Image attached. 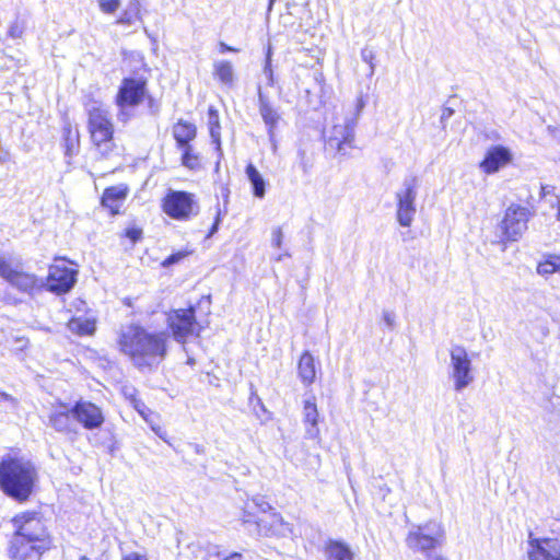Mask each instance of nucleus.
Returning a JSON list of instances; mask_svg holds the SVG:
<instances>
[{
  "label": "nucleus",
  "mask_w": 560,
  "mask_h": 560,
  "mask_svg": "<svg viewBox=\"0 0 560 560\" xmlns=\"http://www.w3.org/2000/svg\"><path fill=\"white\" fill-rule=\"evenodd\" d=\"M120 351L140 371L156 369L166 358L170 347L167 330H150L140 325L124 328L118 338Z\"/></svg>",
  "instance_id": "nucleus-1"
},
{
  "label": "nucleus",
  "mask_w": 560,
  "mask_h": 560,
  "mask_svg": "<svg viewBox=\"0 0 560 560\" xmlns=\"http://www.w3.org/2000/svg\"><path fill=\"white\" fill-rule=\"evenodd\" d=\"M365 106L362 95L350 103L343 104L339 112H336L331 126L327 128L326 145L329 150L346 156L353 148L354 128L358 118Z\"/></svg>",
  "instance_id": "nucleus-2"
},
{
  "label": "nucleus",
  "mask_w": 560,
  "mask_h": 560,
  "mask_svg": "<svg viewBox=\"0 0 560 560\" xmlns=\"http://www.w3.org/2000/svg\"><path fill=\"white\" fill-rule=\"evenodd\" d=\"M36 480L37 471L28 460L8 458L0 463V488L18 501L28 499Z\"/></svg>",
  "instance_id": "nucleus-3"
},
{
  "label": "nucleus",
  "mask_w": 560,
  "mask_h": 560,
  "mask_svg": "<svg viewBox=\"0 0 560 560\" xmlns=\"http://www.w3.org/2000/svg\"><path fill=\"white\" fill-rule=\"evenodd\" d=\"M88 128L91 141L96 151L103 156L107 158L114 150V125L109 117V113L104 106L94 102L89 108Z\"/></svg>",
  "instance_id": "nucleus-4"
},
{
  "label": "nucleus",
  "mask_w": 560,
  "mask_h": 560,
  "mask_svg": "<svg viewBox=\"0 0 560 560\" xmlns=\"http://www.w3.org/2000/svg\"><path fill=\"white\" fill-rule=\"evenodd\" d=\"M162 209L174 220L187 221L198 214L199 206L192 194L170 189L162 199Z\"/></svg>",
  "instance_id": "nucleus-5"
},
{
  "label": "nucleus",
  "mask_w": 560,
  "mask_h": 560,
  "mask_svg": "<svg viewBox=\"0 0 560 560\" xmlns=\"http://www.w3.org/2000/svg\"><path fill=\"white\" fill-rule=\"evenodd\" d=\"M444 537L443 525L436 521H429L411 529L406 537V544L413 551L425 552L442 545Z\"/></svg>",
  "instance_id": "nucleus-6"
},
{
  "label": "nucleus",
  "mask_w": 560,
  "mask_h": 560,
  "mask_svg": "<svg viewBox=\"0 0 560 560\" xmlns=\"http://www.w3.org/2000/svg\"><path fill=\"white\" fill-rule=\"evenodd\" d=\"M450 377L456 392H462L475 381L472 362L463 346L450 350Z\"/></svg>",
  "instance_id": "nucleus-7"
},
{
  "label": "nucleus",
  "mask_w": 560,
  "mask_h": 560,
  "mask_svg": "<svg viewBox=\"0 0 560 560\" xmlns=\"http://www.w3.org/2000/svg\"><path fill=\"white\" fill-rule=\"evenodd\" d=\"M419 180L417 177H408L402 182L401 187L396 191V219L399 225L409 228L415 219L417 207Z\"/></svg>",
  "instance_id": "nucleus-8"
},
{
  "label": "nucleus",
  "mask_w": 560,
  "mask_h": 560,
  "mask_svg": "<svg viewBox=\"0 0 560 560\" xmlns=\"http://www.w3.org/2000/svg\"><path fill=\"white\" fill-rule=\"evenodd\" d=\"M145 84V80L141 78L124 79L116 97L119 120L126 122L130 117L128 108L135 107L143 101L147 93Z\"/></svg>",
  "instance_id": "nucleus-9"
},
{
  "label": "nucleus",
  "mask_w": 560,
  "mask_h": 560,
  "mask_svg": "<svg viewBox=\"0 0 560 560\" xmlns=\"http://www.w3.org/2000/svg\"><path fill=\"white\" fill-rule=\"evenodd\" d=\"M166 322L174 339L179 343L184 345L189 337L199 335L200 327L192 307L168 312Z\"/></svg>",
  "instance_id": "nucleus-10"
},
{
  "label": "nucleus",
  "mask_w": 560,
  "mask_h": 560,
  "mask_svg": "<svg viewBox=\"0 0 560 560\" xmlns=\"http://www.w3.org/2000/svg\"><path fill=\"white\" fill-rule=\"evenodd\" d=\"M15 533L12 538H25L28 540H47L45 526L36 512H23L12 520Z\"/></svg>",
  "instance_id": "nucleus-11"
},
{
  "label": "nucleus",
  "mask_w": 560,
  "mask_h": 560,
  "mask_svg": "<svg viewBox=\"0 0 560 560\" xmlns=\"http://www.w3.org/2000/svg\"><path fill=\"white\" fill-rule=\"evenodd\" d=\"M529 210L520 205H511L501 221V230L508 241H517L527 230Z\"/></svg>",
  "instance_id": "nucleus-12"
},
{
  "label": "nucleus",
  "mask_w": 560,
  "mask_h": 560,
  "mask_svg": "<svg viewBox=\"0 0 560 560\" xmlns=\"http://www.w3.org/2000/svg\"><path fill=\"white\" fill-rule=\"evenodd\" d=\"M77 270L67 267L65 264L51 265L44 287L56 294L67 293L77 282Z\"/></svg>",
  "instance_id": "nucleus-13"
},
{
  "label": "nucleus",
  "mask_w": 560,
  "mask_h": 560,
  "mask_svg": "<svg viewBox=\"0 0 560 560\" xmlns=\"http://www.w3.org/2000/svg\"><path fill=\"white\" fill-rule=\"evenodd\" d=\"M3 270L4 271L3 273H0V277L21 292L33 294L44 288V281L42 279L34 273L24 272L13 268L9 260L4 264Z\"/></svg>",
  "instance_id": "nucleus-14"
},
{
  "label": "nucleus",
  "mask_w": 560,
  "mask_h": 560,
  "mask_svg": "<svg viewBox=\"0 0 560 560\" xmlns=\"http://www.w3.org/2000/svg\"><path fill=\"white\" fill-rule=\"evenodd\" d=\"M257 534L265 537H289L293 534L292 525L283 520L280 513L273 511L253 522Z\"/></svg>",
  "instance_id": "nucleus-15"
},
{
  "label": "nucleus",
  "mask_w": 560,
  "mask_h": 560,
  "mask_svg": "<svg viewBox=\"0 0 560 560\" xmlns=\"http://www.w3.org/2000/svg\"><path fill=\"white\" fill-rule=\"evenodd\" d=\"M527 555L529 560H560V540L528 536Z\"/></svg>",
  "instance_id": "nucleus-16"
},
{
  "label": "nucleus",
  "mask_w": 560,
  "mask_h": 560,
  "mask_svg": "<svg viewBox=\"0 0 560 560\" xmlns=\"http://www.w3.org/2000/svg\"><path fill=\"white\" fill-rule=\"evenodd\" d=\"M72 417L88 430L98 429L104 423L102 409L88 400H79L71 408Z\"/></svg>",
  "instance_id": "nucleus-17"
},
{
  "label": "nucleus",
  "mask_w": 560,
  "mask_h": 560,
  "mask_svg": "<svg viewBox=\"0 0 560 560\" xmlns=\"http://www.w3.org/2000/svg\"><path fill=\"white\" fill-rule=\"evenodd\" d=\"M47 548V540L35 541L25 538H12L10 553L15 560H39Z\"/></svg>",
  "instance_id": "nucleus-18"
},
{
  "label": "nucleus",
  "mask_w": 560,
  "mask_h": 560,
  "mask_svg": "<svg viewBox=\"0 0 560 560\" xmlns=\"http://www.w3.org/2000/svg\"><path fill=\"white\" fill-rule=\"evenodd\" d=\"M512 160L513 154L509 148L503 145H491L487 150L479 167L486 174H494L509 165Z\"/></svg>",
  "instance_id": "nucleus-19"
},
{
  "label": "nucleus",
  "mask_w": 560,
  "mask_h": 560,
  "mask_svg": "<svg viewBox=\"0 0 560 560\" xmlns=\"http://www.w3.org/2000/svg\"><path fill=\"white\" fill-rule=\"evenodd\" d=\"M303 424L305 427V436L307 439L316 440L319 438V411L314 395L306 397L303 400Z\"/></svg>",
  "instance_id": "nucleus-20"
},
{
  "label": "nucleus",
  "mask_w": 560,
  "mask_h": 560,
  "mask_svg": "<svg viewBox=\"0 0 560 560\" xmlns=\"http://www.w3.org/2000/svg\"><path fill=\"white\" fill-rule=\"evenodd\" d=\"M258 108L262 121L267 127L268 135L272 138L275 136V130L281 120V115L269 97L262 93L260 86L258 88Z\"/></svg>",
  "instance_id": "nucleus-21"
},
{
  "label": "nucleus",
  "mask_w": 560,
  "mask_h": 560,
  "mask_svg": "<svg viewBox=\"0 0 560 560\" xmlns=\"http://www.w3.org/2000/svg\"><path fill=\"white\" fill-rule=\"evenodd\" d=\"M73 420L71 408L66 404L54 406L49 415V424L61 433H70L73 431Z\"/></svg>",
  "instance_id": "nucleus-22"
},
{
  "label": "nucleus",
  "mask_w": 560,
  "mask_h": 560,
  "mask_svg": "<svg viewBox=\"0 0 560 560\" xmlns=\"http://www.w3.org/2000/svg\"><path fill=\"white\" fill-rule=\"evenodd\" d=\"M128 187L125 185L113 186L106 188L102 196V205L109 209L112 214L119 212V209L126 199Z\"/></svg>",
  "instance_id": "nucleus-23"
},
{
  "label": "nucleus",
  "mask_w": 560,
  "mask_h": 560,
  "mask_svg": "<svg viewBox=\"0 0 560 560\" xmlns=\"http://www.w3.org/2000/svg\"><path fill=\"white\" fill-rule=\"evenodd\" d=\"M315 358L310 351L303 352L298 362V375L304 386H310L316 378Z\"/></svg>",
  "instance_id": "nucleus-24"
},
{
  "label": "nucleus",
  "mask_w": 560,
  "mask_h": 560,
  "mask_svg": "<svg viewBox=\"0 0 560 560\" xmlns=\"http://www.w3.org/2000/svg\"><path fill=\"white\" fill-rule=\"evenodd\" d=\"M257 510L258 512L262 513L264 515H267L273 511H276L269 502L266 501V499L262 495H255L252 499L247 500L244 505L243 510V522L245 524H250L254 522L255 515L254 510Z\"/></svg>",
  "instance_id": "nucleus-25"
},
{
  "label": "nucleus",
  "mask_w": 560,
  "mask_h": 560,
  "mask_svg": "<svg viewBox=\"0 0 560 560\" xmlns=\"http://www.w3.org/2000/svg\"><path fill=\"white\" fill-rule=\"evenodd\" d=\"M68 328L79 336L93 335L96 329V319L91 315L74 316L68 322Z\"/></svg>",
  "instance_id": "nucleus-26"
},
{
  "label": "nucleus",
  "mask_w": 560,
  "mask_h": 560,
  "mask_svg": "<svg viewBox=\"0 0 560 560\" xmlns=\"http://www.w3.org/2000/svg\"><path fill=\"white\" fill-rule=\"evenodd\" d=\"M197 133L196 126L191 122L179 120L173 128L174 138L178 147L190 145Z\"/></svg>",
  "instance_id": "nucleus-27"
},
{
  "label": "nucleus",
  "mask_w": 560,
  "mask_h": 560,
  "mask_svg": "<svg viewBox=\"0 0 560 560\" xmlns=\"http://www.w3.org/2000/svg\"><path fill=\"white\" fill-rule=\"evenodd\" d=\"M328 560H353L354 553L351 548L341 541H330L326 548Z\"/></svg>",
  "instance_id": "nucleus-28"
},
{
  "label": "nucleus",
  "mask_w": 560,
  "mask_h": 560,
  "mask_svg": "<svg viewBox=\"0 0 560 560\" xmlns=\"http://www.w3.org/2000/svg\"><path fill=\"white\" fill-rule=\"evenodd\" d=\"M213 75L223 84L233 85L235 79L233 65L228 60L214 61Z\"/></svg>",
  "instance_id": "nucleus-29"
},
{
  "label": "nucleus",
  "mask_w": 560,
  "mask_h": 560,
  "mask_svg": "<svg viewBox=\"0 0 560 560\" xmlns=\"http://www.w3.org/2000/svg\"><path fill=\"white\" fill-rule=\"evenodd\" d=\"M140 21V2L139 0H130L122 11L116 23L125 26L135 25Z\"/></svg>",
  "instance_id": "nucleus-30"
},
{
  "label": "nucleus",
  "mask_w": 560,
  "mask_h": 560,
  "mask_svg": "<svg viewBox=\"0 0 560 560\" xmlns=\"http://www.w3.org/2000/svg\"><path fill=\"white\" fill-rule=\"evenodd\" d=\"M246 175L253 186L254 196L259 199L264 198L266 194V182L258 170L253 164H248Z\"/></svg>",
  "instance_id": "nucleus-31"
},
{
  "label": "nucleus",
  "mask_w": 560,
  "mask_h": 560,
  "mask_svg": "<svg viewBox=\"0 0 560 560\" xmlns=\"http://www.w3.org/2000/svg\"><path fill=\"white\" fill-rule=\"evenodd\" d=\"M296 164L303 172L308 174L314 165V154L307 144L301 143L296 151Z\"/></svg>",
  "instance_id": "nucleus-32"
},
{
  "label": "nucleus",
  "mask_w": 560,
  "mask_h": 560,
  "mask_svg": "<svg viewBox=\"0 0 560 560\" xmlns=\"http://www.w3.org/2000/svg\"><path fill=\"white\" fill-rule=\"evenodd\" d=\"M208 125L212 141L217 144V150L221 153L220 119L219 113L213 106H210L208 109Z\"/></svg>",
  "instance_id": "nucleus-33"
},
{
  "label": "nucleus",
  "mask_w": 560,
  "mask_h": 560,
  "mask_svg": "<svg viewBox=\"0 0 560 560\" xmlns=\"http://www.w3.org/2000/svg\"><path fill=\"white\" fill-rule=\"evenodd\" d=\"M537 272L541 276H549L552 273H560V257L549 256L538 264Z\"/></svg>",
  "instance_id": "nucleus-34"
},
{
  "label": "nucleus",
  "mask_w": 560,
  "mask_h": 560,
  "mask_svg": "<svg viewBox=\"0 0 560 560\" xmlns=\"http://www.w3.org/2000/svg\"><path fill=\"white\" fill-rule=\"evenodd\" d=\"M183 150L182 162L183 165L188 167L189 170H196L200 166V161L198 154L194 151L191 145L180 147Z\"/></svg>",
  "instance_id": "nucleus-35"
},
{
  "label": "nucleus",
  "mask_w": 560,
  "mask_h": 560,
  "mask_svg": "<svg viewBox=\"0 0 560 560\" xmlns=\"http://www.w3.org/2000/svg\"><path fill=\"white\" fill-rule=\"evenodd\" d=\"M65 140H66V154L69 156H72L79 145V133L75 131L74 135H72V130L70 127L65 128Z\"/></svg>",
  "instance_id": "nucleus-36"
},
{
  "label": "nucleus",
  "mask_w": 560,
  "mask_h": 560,
  "mask_svg": "<svg viewBox=\"0 0 560 560\" xmlns=\"http://www.w3.org/2000/svg\"><path fill=\"white\" fill-rule=\"evenodd\" d=\"M100 10L105 14H114L120 7V0H97Z\"/></svg>",
  "instance_id": "nucleus-37"
},
{
  "label": "nucleus",
  "mask_w": 560,
  "mask_h": 560,
  "mask_svg": "<svg viewBox=\"0 0 560 560\" xmlns=\"http://www.w3.org/2000/svg\"><path fill=\"white\" fill-rule=\"evenodd\" d=\"M0 404H4L7 409H15L18 400L13 396L0 390Z\"/></svg>",
  "instance_id": "nucleus-38"
},
{
  "label": "nucleus",
  "mask_w": 560,
  "mask_h": 560,
  "mask_svg": "<svg viewBox=\"0 0 560 560\" xmlns=\"http://www.w3.org/2000/svg\"><path fill=\"white\" fill-rule=\"evenodd\" d=\"M283 242V232L281 228H275L271 232V245L280 248Z\"/></svg>",
  "instance_id": "nucleus-39"
},
{
  "label": "nucleus",
  "mask_w": 560,
  "mask_h": 560,
  "mask_svg": "<svg viewBox=\"0 0 560 560\" xmlns=\"http://www.w3.org/2000/svg\"><path fill=\"white\" fill-rule=\"evenodd\" d=\"M264 74L266 75V79L268 81L269 85H273V72L271 69V59H270V51L268 52L266 65L264 67Z\"/></svg>",
  "instance_id": "nucleus-40"
},
{
  "label": "nucleus",
  "mask_w": 560,
  "mask_h": 560,
  "mask_svg": "<svg viewBox=\"0 0 560 560\" xmlns=\"http://www.w3.org/2000/svg\"><path fill=\"white\" fill-rule=\"evenodd\" d=\"M382 318H383V322L385 323V325L389 329H393L396 326V316H395L394 312L383 311Z\"/></svg>",
  "instance_id": "nucleus-41"
},
{
  "label": "nucleus",
  "mask_w": 560,
  "mask_h": 560,
  "mask_svg": "<svg viewBox=\"0 0 560 560\" xmlns=\"http://www.w3.org/2000/svg\"><path fill=\"white\" fill-rule=\"evenodd\" d=\"M142 231L140 229H129L126 232L127 237L132 242H137L141 237Z\"/></svg>",
  "instance_id": "nucleus-42"
},
{
  "label": "nucleus",
  "mask_w": 560,
  "mask_h": 560,
  "mask_svg": "<svg viewBox=\"0 0 560 560\" xmlns=\"http://www.w3.org/2000/svg\"><path fill=\"white\" fill-rule=\"evenodd\" d=\"M184 257L183 254L178 253V254H174V255H171L170 257H167L164 261H163V266L167 267V266H171L177 261H179L182 258Z\"/></svg>",
  "instance_id": "nucleus-43"
},
{
  "label": "nucleus",
  "mask_w": 560,
  "mask_h": 560,
  "mask_svg": "<svg viewBox=\"0 0 560 560\" xmlns=\"http://www.w3.org/2000/svg\"><path fill=\"white\" fill-rule=\"evenodd\" d=\"M122 560H149L145 555L139 552H129L122 557Z\"/></svg>",
  "instance_id": "nucleus-44"
},
{
  "label": "nucleus",
  "mask_w": 560,
  "mask_h": 560,
  "mask_svg": "<svg viewBox=\"0 0 560 560\" xmlns=\"http://www.w3.org/2000/svg\"><path fill=\"white\" fill-rule=\"evenodd\" d=\"M135 408L145 420H148V412H150V410L144 406V404L135 401Z\"/></svg>",
  "instance_id": "nucleus-45"
},
{
  "label": "nucleus",
  "mask_w": 560,
  "mask_h": 560,
  "mask_svg": "<svg viewBox=\"0 0 560 560\" xmlns=\"http://www.w3.org/2000/svg\"><path fill=\"white\" fill-rule=\"evenodd\" d=\"M9 34L13 38H19L22 35V28L18 24L11 25Z\"/></svg>",
  "instance_id": "nucleus-46"
},
{
  "label": "nucleus",
  "mask_w": 560,
  "mask_h": 560,
  "mask_svg": "<svg viewBox=\"0 0 560 560\" xmlns=\"http://www.w3.org/2000/svg\"><path fill=\"white\" fill-rule=\"evenodd\" d=\"M219 51H220L221 54H224V52H226V51H233V52H236V51H238V50H237L236 48H233V47H231V46L226 45V44H225V43H223V42H220V43H219Z\"/></svg>",
  "instance_id": "nucleus-47"
},
{
  "label": "nucleus",
  "mask_w": 560,
  "mask_h": 560,
  "mask_svg": "<svg viewBox=\"0 0 560 560\" xmlns=\"http://www.w3.org/2000/svg\"><path fill=\"white\" fill-rule=\"evenodd\" d=\"M219 222H220V211L217 212L215 220H214L212 229H211V231L209 233V236L213 235L217 232L218 226H219Z\"/></svg>",
  "instance_id": "nucleus-48"
},
{
  "label": "nucleus",
  "mask_w": 560,
  "mask_h": 560,
  "mask_svg": "<svg viewBox=\"0 0 560 560\" xmlns=\"http://www.w3.org/2000/svg\"><path fill=\"white\" fill-rule=\"evenodd\" d=\"M453 115V109L451 108H445L441 115V119L442 120H446L448 119L451 116Z\"/></svg>",
  "instance_id": "nucleus-49"
},
{
  "label": "nucleus",
  "mask_w": 560,
  "mask_h": 560,
  "mask_svg": "<svg viewBox=\"0 0 560 560\" xmlns=\"http://www.w3.org/2000/svg\"><path fill=\"white\" fill-rule=\"evenodd\" d=\"M223 560H244L241 553L234 552L229 557H225Z\"/></svg>",
  "instance_id": "nucleus-50"
},
{
  "label": "nucleus",
  "mask_w": 560,
  "mask_h": 560,
  "mask_svg": "<svg viewBox=\"0 0 560 560\" xmlns=\"http://www.w3.org/2000/svg\"><path fill=\"white\" fill-rule=\"evenodd\" d=\"M372 57V52H366L365 50L362 51V58L364 61H370Z\"/></svg>",
  "instance_id": "nucleus-51"
},
{
  "label": "nucleus",
  "mask_w": 560,
  "mask_h": 560,
  "mask_svg": "<svg viewBox=\"0 0 560 560\" xmlns=\"http://www.w3.org/2000/svg\"><path fill=\"white\" fill-rule=\"evenodd\" d=\"M551 189H552V187H550V186H541V194L544 196H547L548 194H550Z\"/></svg>",
  "instance_id": "nucleus-52"
},
{
  "label": "nucleus",
  "mask_w": 560,
  "mask_h": 560,
  "mask_svg": "<svg viewBox=\"0 0 560 560\" xmlns=\"http://www.w3.org/2000/svg\"><path fill=\"white\" fill-rule=\"evenodd\" d=\"M7 260L8 259L5 257L0 256V273H3V266L7 262Z\"/></svg>",
  "instance_id": "nucleus-53"
},
{
  "label": "nucleus",
  "mask_w": 560,
  "mask_h": 560,
  "mask_svg": "<svg viewBox=\"0 0 560 560\" xmlns=\"http://www.w3.org/2000/svg\"><path fill=\"white\" fill-rule=\"evenodd\" d=\"M152 429L154 430V432H155L160 438L164 439V436H163V434H162V432H161V428H154V427H152Z\"/></svg>",
  "instance_id": "nucleus-54"
},
{
  "label": "nucleus",
  "mask_w": 560,
  "mask_h": 560,
  "mask_svg": "<svg viewBox=\"0 0 560 560\" xmlns=\"http://www.w3.org/2000/svg\"><path fill=\"white\" fill-rule=\"evenodd\" d=\"M19 342H21V348L26 347L28 341L25 339H18Z\"/></svg>",
  "instance_id": "nucleus-55"
},
{
  "label": "nucleus",
  "mask_w": 560,
  "mask_h": 560,
  "mask_svg": "<svg viewBox=\"0 0 560 560\" xmlns=\"http://www.w3.org/2000/svg\"><path fill=\"white\" fill-rule=\"evenodd\" d=\"M430 560H446V559H444L443 557L436 556V557L431 558Z\"/></svg>",
  "instance_id": "nucleus-56"
},
{
  "label": "nucleus",
  "mask_w": 560,
  "mask_h": 560,
  "mask_svg": "<svg viewBox=\"0 0 560 560\" xmlns=\"http://www.w3.org/2000/svg\"><path fill=\"white\" fill-rule=\"evenodd\" d=\"M284 256H289V255H288V254H284ZM282 258H283V255H279V256H278V258H277V260H278V261H280V260H282Z\"/></svg>",
  "instance_id": "nucleus-57"
},
{
  "label": "nucleus",
  "mask_w": 560,
  "mask_h": 560,
  "mask_svg": "<svg viewBox=\"0 0 560 560\" xmlns=\"http://www.w3.org/2000/svg\"><path fill=\"white\" fill-rule=\"evenodd\" d=\"M79 560H91V559H90V558H88V557H85V556H82V557H80V559H79Z\"/></svg>",
  "instance_id": "nucleus-58"
},
{
  "label": "nucleus",
  "mask_w": 560,
  "mask_h": 560,
  "mask_svg": "<svg viewBox=\"0 0 560 560\" xmlns=\"http://www.w3.org/2000/svg\"><path fill=\"white\" fill-rule=\"evenodd\" d=\"M558 220L560 221V206H559V209H558Z\"/></svg>",
  "instance_id": "nucleus-59"
},
{
  "label": "nucleus",
  "mask_w": 560,
  "mask_h": 560,
  "mask_svg": "<svg viewBox=\"0 0 560 560\" xmlns=\"http://www.w3.org/2000/svg\"><path fill=\"white\" fill-rule=\"evenodd\" d=\"M188 363H189V364H192V363H194V360H192V359H188Z\"/></svg>",
  "instance_id": "nucleus-60"
},
{
  "label": "nucleus",
  "mask_w": 560,
  "mask_h": 560,
  "mask_svg": "<svg viewBox=\"0 0 560 560\" xmlns=\"http://www.w3.org/2000/svg\"><path fill=\"white\" fill-rule=\"evenodd\" d=\"M2 300H3V299H2V296L0 295V302H2Z\"/></svg>",
  "instance_id": "nucleus-61"
},
{
  "label": "nucleus",
  "mask_w": 560,
  "mask_h": 560,
  "mask_svg": "<svg viewBox=\"0 0 560 560\" xmlns=\"http://www.w3.org/2000/svg\"><path fill=\"white\" fill-rule=\"evenodd\" d=\"M273 0H270V5L272 4Z\"/></svg>",
  "instance_id": "nucleus-62"
}]
</instances>
